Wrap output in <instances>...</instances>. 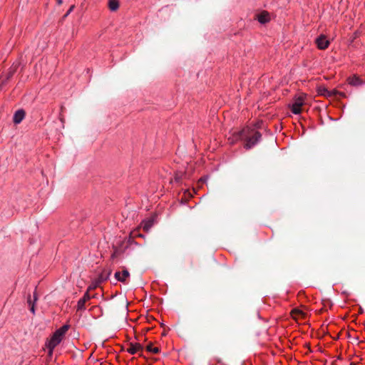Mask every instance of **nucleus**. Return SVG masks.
I'll return each mask as SVG.
<instances>
[{"instance_id":"obj_1","label":"nucleus","mask_w":365,"mask_h":365,"mask_svg":"<svg viewBox=\"0 0 365 365\" xmlns=\"http://www.w3.org/2000/svg\"><path fill=\"white\" fill-rule=\"evenodd\" d=\"M239 137L243 138L246 143L245 147L247 149H250L253 147L260 139L261 135L259 132L250 128H245L238 133Z\"/></svg>"},{"instance_id":"obj_2","label":"nucleus","mask_w":365,"mask_h":365,"mask_svg":"<svg viewBox=\"0 0 365 365\" xmlns=\"http://www.w3.org/2000/svg\"><path fill=\"white\" fill-rule=\"evenodd\" d=\"M68 329V325H63L53 333L48 344V348L49 349L50 352H51L53 349L61 343Z\"/></svg>"},{"instance_id":"obj_3","label":"nucleus","mask_w":365,"mask_h":365,"mask_svg":"<svg viewBox=\"0 0 365 365\" xmlns=\"http://www.w3.org/2000/svg\"><path fill=\"white\" fill-rule=\"evenodd\" d=\"M305 96L302 95L294 98V103L292 106V111L294 114H299L301 113L302 106L304 103Z\"/></svg>"},{"instance_id":"obj_4","label":"nucleus","mask_w":365,"mask_h":365,"mask_svg":"<svg viewBox=\"0 0 365 365\" xmlns=\"http://www.w3.org/2000/svg\"><path fill=\"white\" fill-rule=\"evenodd\" d=\"M316 43L319 49L324 50L329 45V41L324 36H320L316 39Z\"/></svg>"},{"instance_id":"obj_5","label":"nucleus","mask_w":365,"mask_h":365,"mask_svg":"<svg viewBox=\"0 0 365 365\" xmlns=\"http://www.w3.org/2000/svg\"><path fill=\"white\" fill-rule=\"evenodd\" d=\"M130 273L127 269H123L121 272H116L115 277L118 281L125 282L126 279L129 277Z\"/></svg>"},{"instance_id":"obj_6","label":"nucleus","mask_w":365,"mask_h":365,"mask_svg":"<svg viewBox=\"0 0 365 365\" xmlns=\"http://www.w3.org/2000/svg\"><path fill=\"white\" fill-rule=\"evenodd\" d=\"M256 19L260 24H266L270 21L269 14L264 11L256 15Z\"/></svg>"},{"instance_id":"obj_7","label":"nucleus","mask_w":365,"mask_h":365,"mask_svg":"<svg viewBox=\"0 0 365 365\" xmlns=\"http://www.w3.org/2000/svg\"><path fill=\"white\" fill-rule=\"evenodd\" d=\"M25 116V112L23 110H17L14 115V122L16 124L20 123Z\"/></svg>"},{"instance_id":"obj_8","label":"nucleus","mask_w":365,"mask_h":365,"mask_svg":"<svg viewBox=\"0 0 365 365\" xmlns=\"http://www.w3.org/2000/svg\"><path fill=\"white\" fill-rule=\"evenodd\" d=\"M153 223H154L153 219L149 218V219L143 220L141 223V226L145 231L148 232L150 230V229L152 227V226L153 225Z\"/></svg>"},{"instance_id":"obj_9","label":"nucleus","mask_w":365,"mask_h":365,"mask_svg":"<svg viewBox=\"0 0 365 365\" xmlns=\"http://www.w3.org/2000/svg\"><path fill=\"white\" fill-rule=\"evenodd\" d=\"M142 349L143 348L140 344H130L129 348L128 349V351L131 354H134Z\"/></svg>"},{"instance_id":"obj_10","label":"nucleus","mask_w":365,"mask_h":365,"mask_svg":"<svg viewBox=\"0 0 365 365\" xmlns=\"http://www.w3.org/2000/svg\"><path fill=\"white\" fill-rule=\"evenodd\" d=\"M317 92L319 96H322L327 98H330L329 91L324 86H319L317 88Z\"/></svg>"},{"instance_id":"obj_11","label":"nucleus","mask_w":365,"mask_h":365,"mask_svg":"<svg viewBox=\"0 0 365 365\" xmlns=\"http://www.w3.org/2000/svg\"><path fill=\"white\" fill-rule=\"evenodd\" d=\"M291 315L294 319L297 320L299 318H304L305 317V313L300 309H294L292 311Z\"/></svg>"},{"instance_id":"obj_12","label":"nucleus","mask_w":365,"mask_h":365,"mask_svg":"<svg viewBox=\"0 0 365 365\" xmlns=\"http://www.w3.org/2000/svg\"><path fill=\"white\" fill-rule=\"evenodd\" d=\"M108 8L111 11H115L119 8V2L118 0H108Z\"/></svg>"},{"instance_id":"obj_13","label":"nucleus","mask_w":365,"mask_h":365,"mask_svg":"<svg viewBox=\"0 0 365 365\" xmlns=\"http://www.w3.org/2000/svg\"><path fill=\"white\" fill-rule=\"evenodd\" d=\"M349 83L351 86H356L361 85V81L358 77L353 76V77L349 78Z\"/></svg>"},{"instance_id":"obj_14","label":"nucleus","mask_w":365,"mask_h":365,"mask_svg":"<svg viewBox=\"0 0 365 365\" xmlns=\"http://www.w3.org/2000/svg\"><path fill=\"white\" fill-rule=\"evenodd\" d=\"M86 302L82 299H80L77 303V311H82L86 309L85 304Z\"/></svg>"},{"instance_id":"obj_15","label":"nucleus","mask_w":365,"mask_h":365,"mask_svg":"<svg viewBox=\"0 0 365 365\" xmlns=\"http://www.w3.org/2000/svg\"><path fill=\"white\" fill-rule=\"evenodd\" d=\"M146 349L153 354H158L160 351V349L158 347H154L151 344L147 346Z\"/></svg>"},{"instance_id":"obj_16","label":"nucleus","mask_w":365,"mask_h":365,"mask_svg":"<svg viewBox=\"0 0 365 365\" xmlns=\"http://www.w3.org/2000/svg\"><path fill=\"white\" fill-rule=\"evenodd\" d=\"M329 93H330V97L334 96L336 95H339L342 97L345 96V94L344 93L339 92V91H336V89L329 91Z\"/></svg>"},{"instance_id":"obj_17","label":"nucleus","mask_w":365,"mask_h":365,"mask_svg":"<svg viewBox=\"0 0 365 365\" xmlns=\"http://www.w3.org/2000/svg\"><path fill=\"white\" fill-rule=\"evenodd\" d=\"M92 298L93 297H91V295L89 294V292L86 291V292L84 294L83 297L81 299L86 302H87Z\"/></svg>"},{"instance_id":"obj_18","label":"nucleus","mask_w":365,"mask_h":365,"mask_svg":"<svg viewBox=\"0 0 365 365\" xmlns=\"http://www.w3.org/2000/svg\"><path fill=\"white\" fill-rule=\"evenodd\" d=\"M28 303L31 305V312L34 314L35 313V307H34V303L31 302V297L29 296L28 298Z\"/></svg>"},{"instance_id":"obj_19","label":"nucleus","mask_w":365,"mask_h":365,"mask_svg":"<svg viewBox=\"0 0 365 365\" xmlns=\"http://www.w3.org/2000/svg\"><path fill=\"white\" fill-rule=\"evenodd\" d=\"M98 286V282H93L92 283L87 289L88 292H90L91 290H93L96 289Z\"/></svg>"},{"instance_id":"obj_20","label":"nucleus","mask_w":365,"mask_h":365,"mask_svg":"<svg viewBox=\"0 0 365 365\" xmlns=\"http://www.w3.org/2000/svg\"><path fill=\"white\" fill-rule=\"evenodd\" d=\"M73 9H74V5H72L70 7V9H68V11H67V13L65 14V16H67L73 11Z\"/></svg>"},{"instance_id":"obj_21","label":"nucleus","mask_w":365,"mask_h":365,"mask_svg":"<svg viewBox=\"0 0 365 365\" xmlns=\"http://www.w3.org/2000/svg\"><path fill=\"white\" fill-rule=\"evenodd\" d=\"M58 5H61L63 2L62 0H56Z\"/></svg>"},{"instance_id":"obj_22","label":"nucleus","mask_w":365,"mask_h":365,"mask_svg":"<svg viewBox=\"0 0 365 365\" xmlns=\"http://www.w3.org/2000/svg\"><path fill=\"white\" fill-rule=\"evenodd\" d=\"M34 301H36L37 297H36V293H34Z\"/></svg>"}]
</instances>
